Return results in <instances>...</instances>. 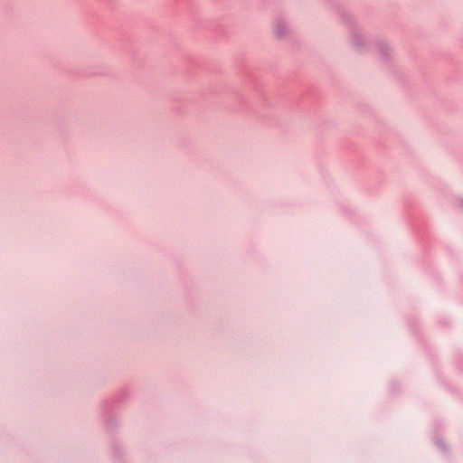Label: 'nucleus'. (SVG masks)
Wrapping results in <instances>:
<instances>
[{
    "mask_svg": "<svg viewBox=\"0 0 463 463\" xmlns=\"http://www.w3.org/2000/svg\"><path fill=\"white\" fill-rule=\"evenodd\" d=\"M280 27H281V25H278V26L276 27V34H277L279 37L282 36V33H281V32H280V30H279V29H280Z\"/></svg>",
    "mask_w": 463,
    "mask_h": 463,
    "instance_id": "nucleus-1",
    "label": "nucleus"
}]
</instances>
